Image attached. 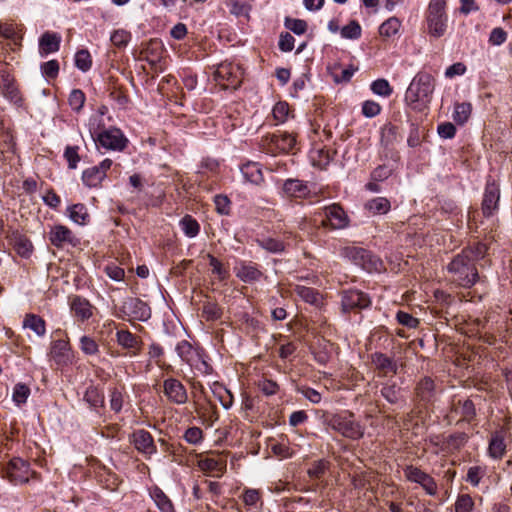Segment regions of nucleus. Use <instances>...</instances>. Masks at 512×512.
<instances>
[{
    "label": "nucleus",
    "instance_id": "nucleus-22",
    "mask_svg": "<svg viewBox=\"0 0 512 512\" xmlns=\"http://www.w3.org/2000/svg\"><path fill=\"white\" fill-rule=\"evenodd\" d=\"M270 142L279 152L288 153L296 145V136L288 132L274 133L270 136Z\"/></svg>",
    "mask_w": 512,
    "mask_h": 512
},
{
    "label": "nucleus",
    "instance_id": "nucleus-25",
    "mask_svg": "<svg viewBox=\"0 0 512 512\" xmlns=\"http://www.w3.org/2000/svg\"><path fill=\"white\" fill-rule=\"evenodd\" d=\"M61 37L56 33L45 32L39 40L41 55L57 52L60 48Z\"/></svg>",
    "mask_w": 512,
    "mask_h": 512
},
{
    "label": "nucleus",
    "instance_id": "nucleus-50",
    "mask_svg": "<svg viewBox=\"0 0 512 512\" xmlns=\"http://www.w3.org/2000/svg\"><path fill=\"white\" fill-rule=\"evenodd\" d=\"M75 65L79 70L83 72H86L91 68L92 58L88 50L82 49L76 53Z\"/></svg>",
    "mask_w": 512,
    "mask_h": 512
},
{
    "label": "nucleus",
    "instance_id": "nucleus-28",
    "mask_svg": "<svg viewBox=\"0 0 512 512\" xmlns=\"http://www.w3.org/2000/svg\"><path fill=\"white\" fill-rule=\"evenodd\" d=\"M236 276L245 283H252L259 281L263 273L255 265L242 263L236 268Z\"/></svg>",
    "mask_w": 512,
    "mask_h": 512
},
{
    "label": "nucleus",
    "instance_id": "nucleus-41",
    "mask_svg": "<svg viewBox=\"0 0 512 512\" xmlns=\"http://www.w3.org/2000/svg\"><path fill=\"white\" fill-rule=\"evenodd\" d=\"M257 244L270 253H281L285 250V243L279 239L264 237L256 240Z\"/></svg>",
    "mask_w": 512,
    "mask_h": 512
},
{
    "label": "nucleus",
    "instance_id": "nucleus-56",
    "mask_svg": "<svg viewBox=\"0 0 512 512\" xmlns=\"http://www.w3.org/2000/svg\"><path fill=\"white\" fill-rule=\"evenodd\" d=\"M371 90L383 97H388L392 94L393 89L386 79H377L371 84Z\"/></svg>",
    "mask_w": 512,
    "mask_h": 512
},
{
    "label": "nucleus",
    "instance_id": "nucleus-8",
    "mask_svg": "<svg viewBox=\"0 0 512 512\" xmlns=\"http://www.w3.org/2000/svg\"><path fill=\"white\" fill-rule=\"evenodd\" d=\"M403 474L407 481L416 483L422 487L426 494L434 496L438 492V486L434 478L414 465H406Z\"/></svg>",
    "mask_w": 512,
    "mask_h": 512
},
{
    "label": "nucleus",
    "instance_id": "nucleus-51",
    "mask_svg": "<svg viewBox=\"0 0 512 512\" xmlns=\"http://www.w3.org/2000/svg\"><path fill=\"white\" fill-rule=\"evenodd\" d=\"M30 396V388L23 383H17L13 388V401L19 406L26 403Z\"/></svg>",
    "mask_w": 512,
    "mask_h": 512
},
{
    "label": "nucleus",
    "instance_id": "nucleus-29",
    "mask_svg": "<svg viewBox=\"0 0 512 512\" xmlns=\"http://www.w3.org/2000/svg\"><path fill=\"white\" fill-rule=\"evenodd\" d=\"M51 355L59 364L70 361L71 355L69 342L65 340L54 341L51 347Z\"/></svg>",
    "mask_w": 512,
    "mask_h": 512
},
{
    "label": "nucleus",
    "instance_id": "nucleus-62",
    "mask_svg": "<svg viewBox=\"0 0 512 512\" xmlns=\"http://www.w3.org/2000/svg\"><path fill=\"white\" fill-rule=\"evenodd\" d=\"M183 437L189 444L197 445L203 440V431L201 428L193 426L185 431Z\"/></svg>",
    "mask_w": 512,
    "mask_h": 512
},
{
    "label": "nucleus",
    "instance_id": "nucleus-3",
    "mask_svg": "<svg viewBox=\"0 0 512 512\" xmlns=\"http://www.w3.org/2000/svg\"><path fill=\"white\" fill-rule=\"evenodd\" d=\"M243 69L232 62L220 63L215 72L214 80L222 89H237L243 79Z\"/></svg>",
    "mask_w": 512,
    "mask_h": 512
},
{
    "label": "nucleus",
    "instance_id": "nucleus-15",
    "mask_svg": "<svg viewBox=\"0 0 512 512\" xmlns=\"http://www.w3.org/2000/svg\"><path fill=\"white\" fill-rule=\"evenodd\" d=\"M469 436L465 432H455L447 437H436L432 440L434 445L440 446V450L445 453H455L462 449L468 442Z\"/></svg>",
    "mask_w": 512,
    "mask_h": 512
},
{
    "label": "nucleus",
    "instance_id": "nucleus-21",
    "mask_svg": "<svg viewBox=\"0 0 512 512\" xmlns=\"http://www.w3.org/2000/svg\"><path fill=\"white\" fill-rule=\"evenodd\" d=\"M70 309L78 321L84 322L93 316L95 307L87 299L76 295L70 300Z\"/></svg>",
    "mask_w": 512,
    "mask_h": 512
},
{
    "label": "nucleus",
    "instance_id": "nucleus-49",
    "mask_svg": "<svg viewBox=\"0 0 512 512\" xmlns=\"http://www.w3.org/2000/svg\"><path fill=\"white\" fill-rule=\"evenodd\" d=\"M86 97L82 90L73 89L69 94L68 103L72 110L75 112H80L84 106Z\"/></svg>",
    "mask_w": 512,
    "mask_h": 512
},
{
    "label": "nucleus",
    "instance_id": "nucleus-26",
    "mask_svg": "<svg viewBox=\"0 0 512 512\" xmlns=\"http://www.w3.org/2000/svg\"><path fill=\"white\" fill-rule=\"evenodd\" d=\"M117 342L120 346L131 349L132 355H137L140 351L141 340L128 330L117 331Z\"/></svg>",
    "mask_w": 512,
    "mask_h": 512
},
{
    "label": "nucleus",
    "instance_id": "nucleus-55",
    "mask_svg": "<svg viewBox=\"0 0 512 512\" xmlns=\"http://www.w3.org/2000/svg\"><path fill=\"white\" fill-rule=\"evenodd\" d=\"M80 349L86 355H96L99 345L92 337L84 335L80 338Z\"/></svg>",
    "mask_w": 512,
    "mask_h": 512
},
{
    "label": "nucleus",
    "instance_id": "nucleus-57",
    "mask_svg": "<svg viewBox=\"0 0 512 512\" xmlns=\"http://www.w3.org/2000/svg\"><path fill=\"white\" fill-rule=\"evenodd\" d=\"M341 36L346 39H358L361 36V26L353 20L341 29Z\"/></svg>",
    "mask_w": 512,
    "mask_h": 512
},
{
    "label": "nucleus",
    "instance_id": "nucleus-9",
    "mask_svg": "<svg viewBox=\"0 0 512 512\" xmlns=\"http://www.w3.org/2000/svg\"><path fill=\"white\" fill-rule=\"evenodd\" d=\"M95 141L98 146L106 150L122 151L126 148L128 140L118 128H109L98 133Z\"/></svg>",
    "mask_w": 512,
    "mask_h": 512
},
{
    "label": "nucleus",
    "instance_id": "nucleus-5",
    "mask_svg": "<svg viewBox=\"0 0 512 512\" xmlns=\"http://www.w3.org/2000/svg\"><path fill=\"white\" fill-rule=\"evenodd\" d=\"M341 255L368 272L379 271L382 267L381 260L364 248L347 246L341 249Z\"/></svg>",
    "mask_w": 512,
    "mask_h": 512
},
{
    "label": "nucleus",
    "instance_id": "nucleus-48",
    "mask_svg": "<svg viewBox=\"0 0 512 512\" xmlns=\"http://www.w3.org/2000/svg\"><path fill=\"white\" fill-rule=\"evenodd\" d=\"M313 165L321 169L325 168L331 160L329 150L325 148L315 149L311 153Z\"/></svg>",
    "mask_w": 512,
    "mask_h": 512
},
{
    "label": "nucleus",
    "instance_id": "nucleus-30",
    "mask_svg": "<svg viewBox=\"0 0 512 512\" xmlns=\"http://www.w3.org/2000/svg\"><path fill=\"white\" fill-rule=\"evenodd\" d=\"M67 214L71 221L78 225H86L89 222L90 215L87 207L82 203H77L67 208Z\"/></svg>",
    "mask_w": 512,
    "mask_h": 512
},
{
    "label": "nucleus",
    "instance_id": "nucleus-58",
    "mask_svg": "<svg viewBox=\"0 0 512 512\" xmlns=\"http://www.w3.org/2000/svg\"><path fill=\"white\" fill-rule=\"evenodd\" d=\"M79 147L78 146H67L64 151V158L68 163V167L70 169H76L78 163L80 162L79 156Z\"/></svg>",
    "mask_w": 512,
    "mask_h": 512
},
{
    "label": "nucleus",
    "instance_id": "nucleus-4",
    "mask_svg": "<svg viewBox=\"0 0 512 512\" xmlns=\"http://www.w3.org/2000/svg\"><path fill=\"white\" fill-rule=\"evenodd\" d=\"M445 0H431L428 6L427 25L429 34L439 38L445 34L447 16Z\"/></svg>",
    "mask_w": 512,
    "mask_h": 512
},
{
    "label": "nucleus",
    "instance_id": "nucleus-54",
    "mask_svg": "<svg viewBox=\"0 0 512 512\" xmlns=\"http://www.w3.org/2000/svg\"><path fill=\"white\" fill-rule=\"evenodd\" d=\"M221 315H222L221 308L217 304L212 303V302H207L203 305L202 316L207 321H215V320L219 319L221 317Z\"/></svg>",
    "mask_w": 512,
    "mask_h": 512
},
{
    "label": "nucleus",
    "instance_id": "nucleus-18",
    "mask_svg": "<svg viewBox=\"0 0 512 512\" xmlns=\"http://www.w3.org/2000/svg\"><path fill=\"white\" fill-rule=\"evenodd\" d=\"M499 199V187L495 183H487L481 204V210L485 217L492 216L498 209Z\"/></svg>",
    "mask_w": 512,
    "mask_h": 512
},
{
    "label": "nucleus",
    "instance_id": "nucleus-60",
    "mask_svg": "<svg viewBox=\"0 0 512 512\" xmlns=\"http://www.w3.org/2000/svg\"><path fill=\"white\" fill-rule=\"evenodd\" d=\"M214 204L216 211L221 215H229L231 211V201L230 199L222 194L216 195L214 197Z\"/></svg>",
    "mask_w": 512,
    "mask_h": 512
},
{
    "label": "nucleus",
    "instance_id": "nucleus-39",
    "mask_svg": "<svg viewBox=\"0 0 512 512\" xmlns=\"http://www.w3.org/2000/svg\"><path fill=\"white\" fill-rule=\"evenodd\" d=\"M12 241L14 249L20 256L29 257L33 250V245L27 237L17 233L13 235Z\"/></svg>",
    "mask_w": 512,
    "mask_h": 512
},
{
    "label": "nucleus",
    "instance_id": "nucleus-6",
    "mask_svg": "<svg viewBox=\"0 0 512 512\" xmlns=\"http://www.w3.org/2000/svg\"><path fill=\"white\" fill-rule=\"evenodd\" d=\"M328 425L334 431L352 440H357L364 436V427L353 419L352 414L349 417L333 415L329 419Z\"/></svg>",
    "mask_w": 512,
    "mask_h": 512
},
{
    "label": "nucleus",
    "instance_id": "nucleus-64",
    "mask_svg": "<svg viewBox=\"0 0 512 512\" xmlns=\"http://www.w3.org/2000/svg\"><path fill=\"white\" fill-rule=\"evenodd\" d=\"M285 26L297 35H302L307 30V23L302 19L287 18L285 21Z\"/></svg>",
    "mask_w": 512,
    "mask_h": 512
},
{
    "label": "nucleus",
    "instance_id": "nucleus-34",
    "mask_svg": "<svg viewBox=\"0 0 512 512\" xmlns=\"http://www.w3.org/2000/svg\"><path fill=\"white\" fill-rule=\"evenodd\" d=\"M244 178L255 185H259L264 181L262 170L257 163H247L241 168Z\"/></svg>",
    "mask_w": 512,
    "mask_h": 512
},
{
    "label": "nucleus",
    "instance_id": "nucleus-31",
    "mask_svg": "<svg viewBox=\"0 0 512 512\" xmlns=\"http://www.w3.org/2000/svg\"><path fill=\"white\" fill-rule=\"evenodd\" d=\"M364 208L373 215H382L390 211L391 203L386 197H375L368 200Z\"/></svg>",
    "mask_w": 512,
    "mask_h": 512
},
{
    "label": "nucleus",
    "instance_id": "nucleus-43",
    "mask_svg": "<svg viewBox=\"0 0 512 512\" xmlns=\"http://www.w3.org/2000/svg\"><path fill=\"white\" fill-rule=\"evenodd\" d=\"M472 112V106L470 103H456L454 106L453 120L457 124H464L468 121Z\"/></svg>",
    "mask_w": 512,
    "mask_h": 512
},
{
    "label": "nucleus",
    "instance_id": "nucleus-2",
    "mask_svg": "<svg viewBox=\"0 0 512 512\" xmlns=\"http://www.w3.org/2000/svg\"><path fill=\"white\" fill-rule=\"evenodd\" d=\"M471 257V250H462L447 266L452 281L465 288L473 286L479 277L476 263L472 261Z\"/></svg>",
    "mask_w": 512,
    "mask_h": 512
},
{
    "label": "nucleus",
    "instance_id": "nucleus-45",
    "mask_svg": "<svg viewBox=\"0 0 512 512\" xmlns=\"http://www.w3.org/2000/svg\"><path fill=\"white\" fill-rule=\"evenodd\" d=\"M401 27V22L396 17H390L379 27V34L382 37L390 38L396 35Z\"/></svg>",
    "mask_w": 512,
    "mask_h": 512
},
{
    "label": "nucleus",
    "instance_id": "nucleus-35",
    "mask_svg": "<svg viewBox=\"0 0 512 512\" xmlns=\"http://www.w3.org/2000/svg\"><path fill=\"white\" fill-rule=\"evenodd\" d=\"M212 393L216 399L221 403L224 409H229L233 404L232 393L222 384L215 382L211 386Z\"/></svg>",
    "mask_w": 512,
    "mask_h": 512
},
{
    "label": "nucleus",
    "instance_id": "nucleus-44",
    "mask_svg": "<svg viewBox=\"0 0 512 512\" xmlns=\"http://www.w3.org/2000/svg\"><path fill=\"white\" fill-rule=\"evenodd\" d=\"M400 138L398 127L386 124L381 130V144L385 147L394 144Z\"/></svg>",
    "mask_w": 512,
    "mask_h": 512
},
{
    "label": "nucleus",
    "instance_id": "nucleus-37",
    "mask_svg": "<svg viewBox=\"0 0 512 512\" xmlns=\"http://www.w3.org/2000/svg\"><path fill=\"white\" fill-rule=\"evenodd\" d=\"M225 3L231 15L236 17L243 16L247 20L250 19V12L252 10V6L250 4L239 0H226Z\"/></svg>",
    "mask_w": 512,
    "mask_h": 512
},
{
    "label": "nucleus",
    "instance_id": "nucleus-11",
    "mask_svg": "<svg viewBox=\"0 0 512 512\" xmlns=\"http://www.w3.org/2000/svg\"><path fill=\"white\" fill-rule=\"evenodd\" d=\"M48 239L51 245L62 249L66 246L76 247L80 240L67 226L58 224L51 227L48 233Z\"/></svg>",
    "mask_w": 512,
    "mask_h": 512
},
{
    "label": "nucleus",
    "instance_id": "nucleus-32",
    "mask_svg": "<svg viewBox=\"0 0 512 512\" xmlns=\"http://www.w3.org/2000/svg\"><path fill=\"white\" fill-rule=\"evenodd\" d=\"M150 494L161 512H176L172 501L160 488H153Z\"/></svg>",
    "mask_w": 512,
    "mask_h": 512
},
{
    "label": "nucleus",
    "instance_id": "nucleus-16",
    "mask_svg": "<svg viewBox=\"0 0 512 512\" xmlns=\"http://www.w3.org/2000/svg\"><path fill=\"white\" fill-rule=\"evenodd\" d=\"M30 464L21 459L13 458L8 464L9 480L15 485L25 484L29 481L31 475Z\"/></svg>",
    "mask_w": 512,
    "mask_h": 512
},
{
    "label": "nucleus",
    "instance_id": "nucleus-23",
    "mask_svg": "<svg viewBox=\"0 0 512 512\" xmlns=\"http://www.w3.org/2000/svg\"><path fill=\"white\" fill-rule=\"evenodd\" d=\"M506 447L504 432L492 433L488 445V455L493 459H501L506 452Z\"/></svg>",
    "mask_w": 512,
    "mask_h": 512
},
{
    "label": "nucleus",
    "instance_id": "nucleus-59",
    "mask_svg": "<svg viewBox=\"0 0 512 512\" xmlns=\"http://www.w3.org/2000/svg\"><path fill=\"white\" fill-rule=\"evenodd\" d=\"M474 507V501L468 494L458 496L455 502V512H471Z\"/></svg>",
    "mask_w": 512,
    "mask_h": 512
},
{
    "label": "nucleus",
    "instance_id": "nucleus-24",
    "mask_svg": "<svg viewBox=\"0 0 512 512\" xmlns=\"http://www.w3.org/2000/svg\"><path fill=\"white\" fill-rule=\"evenodd\" d=\"M283 191L294 198H306L310 193L307 184L299 179H287L283 184Z\"/></svg>",
    "mask_w": 512,
    "mask_h": 512
},
{
    "label": "nucleus",
    "instance_id": "nucleus-38",
    "mask_svg": "<svg viewBox=\"0 0 512 512\" xmlns=\"http://www.w3.org/2000/svg\"><path fill=\"white\" fill-rule=\"evenodd\" d=\"M434 381L429 377H424L416 386V395L422 401H429L434 393Z\"/></svg>",
    "mask_w": 512,
    "mask_h": 512
},
{
    "label": "nucleus",
    "instance_id": "nucleus-13",
    "mask_svg": "<svg viewBox=\"0 0 512 512\" xmlns=\"http://www.w3.org/2000/svg\"><path fill=\"white\" fill-rule=\"evenodd\" d=\"M130 442L146 459H150L157 452L152 435L145 429L135 430L130 436Z\"/></svg>",
    "mask_w": 512,
    "mask_h": 512
},
{
    "label": "nucleus",
    "instance_id": "nucleus-20",
    "mask_svg": "<svg viewBox=\"0 0 512 512\" xmlns=\"http://www.w3.org/2000/svg\"><path fill=\"white\" fill-rule=\"evenodd\" d=\"M195 412L203 418L208 426H212L218 420L219 415L216 406L206 397L194 400Z\"/></svg>",
    "mask_w": 512,
    "mask_h": 512
},
{
    "label": "nucleus",
    "instance_id": "nucleus-1",
    "mask_svg": "<svg viewBox=\"0 0 512 512\" xmlns=\"http://www.w3.org/2000/svg\"><path fill=\"white\" fill-rule=\"evenodd\" d=\"M435 89V79L428 72H418L409 84L404 101L415 111H423L431 102Z\"/></svg>",
    "mask_w": 512,
    "mask_h": 512
},
{
    "label": "nucleus",
    "instance_id": "nucleus-19",
    "mask_svg": "<svg viewBox=\"0 0 512 512\" xmlns=\"http://www.w3.org/2000/svg\"><path fill=\"white\" fill-rule=\"evenodd\" d=\"M0 89L3 95L11 102L18 104L22 101L15 78L8 71H0Z\"/></svg>",
    "mask_w": 512,
    "mask_h": 512
},
{
    "label": "nucleus",
    "instance_id": "nucleus-47",
    "mask_svg": "<svg viewBox=\"0 0 512 512\" xmlns=\"http://www.w3.org/2000/svg\"><path fill=\"white\" fill-rule=\"evenodd\" d=\"M294 292L297 296L303 299L305 302L310 304H315L318 301V292L310 287H306L303 285H296L294 288Z\"/></svg>",
    "mask_w": 512,
    "mask_h": 512
},
{
    "label": "nucleus",
    "instance_id": "nucleus-63",
    "mask_svg": "<svg viewBox=\"0 0 512 512\" xmlns=\"http://www.w3.org/2000/svg\"><path fill=\"white\" fill-rule=\"evenodd\" d=\"M484 475L485 468L480 466H472L468 469L466 481L473 486H478Z\"/></svg>",
    "mask_w": 512,
    "mask_h": 512
},
{
    "label": "nucleus",
    "instance_id": "nucleus-17",
    "mask_svg": "<svg viewBox=\"0 0 512 512\" xmlns=\"http://www.w3.org/2000/svg\"><path fill=\"white\" fill-rule=\"evenodd\" d=\"M370 358L378 377H389L397 374L398 366L393 358L381 352L372 353Z\"/></svg>",
    "mask_w": 512,
    "mask_h": 512
},
{
    "label": "nucleus",
    "instance_id": "nucleus-27",
    "mask_svg": "<svg viewBox=\"0 0 512 512\" xmlns=\"http://www.w3.org/2000/svg\"><path fill=\"white\" fill-rule=\"evenodd\" d=\"M198 467L203 472H217L220 476L226 470V460L220 456L205 457L198 460Z\"/></svg>",
    "mask_w": 512,
    "mask_h": 512
},
{
    "label": "nucleus",
    "instance_id": "nucleus-36",
    "mask_svg": "<svg viewBox=\"0 0 512 512\" xmlns=\"http://www.w3.org/2000/svg\"><path fill=\"white\" fill-rule=\"evenodd\" d=\"M104 179L105 177L96 166L87 168L82 173V181L89 188L99 187Z\"/></svg>",
    "mask_w": 512,
    "mask_h": 512
},
{
    "label": "nucleus",
    "instance_id": "nucleus-12",
    "mask_svg": "<svg viewBox=\"0 0 512 512\" xmlns=\"http://www.w3.org/2000/svg\"><path fill=\"white\" fill-rule=\"evenodd\" d=\"M121 312L129 319L139 321H145L151 316L149 306L136 297L126 298L122 303Z\"/></svg>",
    "mask_w": 512,
    "mask_h": 512
},
{
    "label": "nucleus",
    "instance_id": "nucleus-40",
    "mask_svg": "<svg viewBox=\"0 0 512 512\" xmlns=\"http://www.w3.org/2000/svg\"><path fill=\"white\" fill-rule=\"evenodd\" d=\"M176 351L179 357L189 365H192L197 355L196 350L186 340L179 342L176 346Z\"/></svg>",
    "mask_w": 512,
    "mask_h": 512
},
{
    "label": "nucleus",
    "instance_id": "nucleus-53",
    "mask_svg": "<svg viewBox=\"0 0 512 512\" xmlns=\"http://www.w3.org/2000/svg\"><path fill=\"white\" fill-rule=\"evenodd\" d=\"M289 113L290 109L288 103L282 101L276 103L272 110V115L276 123H284L287 120Z\"/></svg>",
    "mask_w": 512,
    "mask_h": 512
},
{
    "label": "nucleus",
    "instance_id": "nucleus-33",
    "mask_svg": "<svg viewBox=\"0 0 512 512\" xmlns=\"http://www.w3.org/2000/svg\"><path fill=\"white\" fill-rule=\"evenodd\" d=\"M23 327L29 328L39 337H42L46 333L45 320L36 314H26L23 320Z\"/></svg>",
    "mask_w": 512,
    "mask_h": 512
},
{
    "label": "nucleus",
    "instance_id": "nucleus-61",
    "mask_svg": "<svg viewBox=\"0 0 512 512\" xmlns=\"http://www.w3.org/2000/svg\"><path fill=\"white\" fill-rule=\"evenodd\" d=\"M396 319L399 324H401L407 328H410V329L417 328L420 323V321L417 318H415L411 314L401 311V310L397 312Z\"/></svg>",
    "mask_w": 512,
    "mask_h": 512
},
{
    "label": "nucleus",
    "instance_id": "nucleus-10",
    "mask_svg": "<svg viewBox=\"0 0 512 512\" xmlns=\"http://www.w3.org/2000/svg\"><path fill=\"white\" fill-rule=\"evenodd\" d=\"M371 305V299L368 294L357 290L349 289L341 293V307L343 312H351L366 309Z\"/></svg>",
    "mask_w": 512,
    "mask_h": 512
},
{
    "label": "nucleus",
    "instance_id": "nucleus-7",
    "mask_svg": "<svg viewBox=\"0 0 512 512\" xmlns=\"http://www.w3.org/2000/svg\"><path fill=\"white\" fill-rule=\"evenodd\" d=\"M324 218L321 221V226L331 230L344 229L348 227L350 219L338 203H333L322 209Z\"/></svg>",
    "mask_w": 512,
    "mask_h": 512
},
{
    "label": "nucleus",
    "instance_id": "nucleus-46",
    "mask_svg": "<svg viewBox=\"0 0 512 512\" xmlns=\"http://www.w3.org/2000/svg\"><path fill=\"white\" fill-rule=\"evenodd\" d=\"M181 228L186 236L193 238L200 231L199 223L190 215H185L180 221Z\"/></svg>",
    "mask_w": 512,
    "mask_h": 512
},
{
    "label": "nucleus",
    "instance_id": "nucleus-52",
    "mask_svg": "<svg viewBox=\"0 0 512 512\" xmlns=\"http://www.w3.org/2000/svg\"><path fill=\"white\" fill-rule=\"evenodd\" d=\"M209 265L212 268V274L216 275L219 280L223 281L228 278L229 272L223 267V264L212 254H207Z\"/></svg>",
    "mask_w": 512,
    "mask_h": 512
},
{
    "label": "nucleus",
    "instance_id": "nucleus-14",
    "mask_svg": "<svg viewBox=\"0 0 512 512\" xmlns=\"http://www.w3.org/2000/svg\"><path fill=\"white\" fill-rule=\"evenodd\" d=\"M163 392L168 401L176 405H183L188 400V394L185 386L175 378H168L164 380Z\"/></svg>",
    "mask_w": 512,
    "mask_h": 512
},
{
    "label": "nucleus",
    "instance_id": "nucleus-42",
    "mask_svg": "<svg viewBox=\"0 0 512 512\" xmlns=\"http://www.w3.org/2000/svg\"><path fill=\"white\" fill-rule=\"evenodd\" d=\"M84 400L93 408L103 407L104 395L95 386H89L84 394Z\"/></svg>",
    "mask_w": 512,
    "mask_h": 512
}]
</instances>
